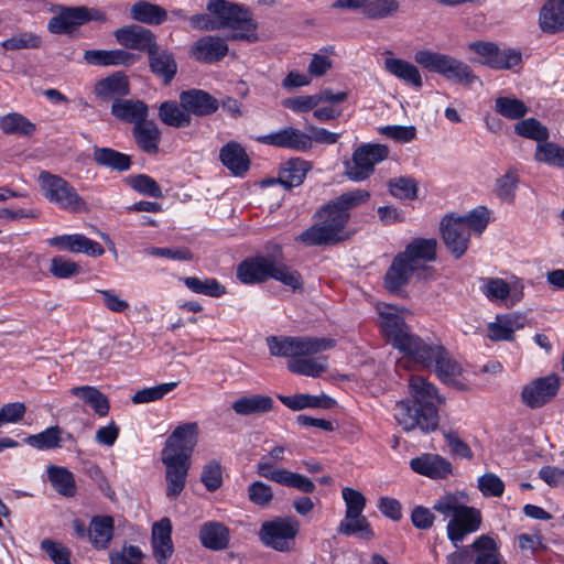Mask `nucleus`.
<instances>
[{
	"instance_id": "1",
	"label": "nucleus",
	"mask_w": 564,
	"mask_h": 564,
	"mask_svg": "<svg viewBox=\"0 0 564 564\" xmlns=\"http://www.w3.org/2000/svg\"><path fill=\"white\" fill-rule=\"evenodd\" d=\"M370 198L366 189L357 188L343 193L321 206L314 214L315 223L299 235L296 241L305 246H329L347 238L345 228L350 210Z\"/></svg>"
},
{
	"instance_id": "2",
	"label": "nucleus",
	"mask_w": 564,
	"mask_h": 564,
	"mask_svg": "<svg viewBox=\"0 0 564 564\" xmlns=\"http://www.w3.org/2000/svg\"><path fill=\"white\" fill-rule=\"evenodd\" d=\"M409 392L412 400H402L394 406V419L404 432L419 430L427 434L438 426L437 405L445 403L436 387L421 376H411Z\"/></svg>"
},
{
	"instance_id": "3",
	"label": "nucleus",
	"mask_w": 564,
	"mask_h": 564,
	"mask_svg": "<svg viewBox=\"0 0 564 564\" xmlns=\"http://www.w3.org/2000/svg\"><path fill=\"white\" fill-rule=\"evenodd\" d=\"M267 344L272 356L290 358L288 369L291 372L315 378L328 367L327 357L318 354L334 347L335 340L308 336H271L267 338Z\"/></svg>"
},
{
	"instance_id": "4",
	"label": "nucleus",
	"mask_w": 564,
	"mask_h": 564,
	"mask_svg": "<svg viewBox=\"0 0 564 564\" xmlns=\"http://www.w3.org/2000/svg\"><path fill=\"white\" fill-rule=\"evenodd\" d=\"M206 8L212 15L199 13L188 18L193 29L200 31L230 29L232 33L227 37L228 40L250 43L258 41V24L248 8L227 0H209Z\"/></svg>"
},
{
	"instance_id": "5",
	"label": "nucleus",
	"mask_w": 564,
	"mask_h": 564,
	"mask_svg": "<svg viewBox=\"0 0 564 564\" xmlns=\"http://www.w3.org/2000/svg\"><path fill=\"white\" fill-rule=\"evenodd\" d=\"M237 278L241 283L253 284L268 279L280 281L293 290L302 288L301 274L282 262L281 247L270 256H257L245 259L237 268Z\"/></svg>"
},
{
	"instance_id": "6",
	"label": "nucleus",
	"mask_w": 564,
	"mask_h": 564,
	"mask_svg": "<svg viewBox=\"0 0 564 564\" xmlns=\"http://www.w3.org/2000/svg\"><path fill=\"white\" fill-rule=\"evenodd\" d=\"M378 314L381 333L387 341L408 357V361H411L424 340L411 333L397 306L380 304Z\"/></svg>"
},
{
	"instance_id": "7",
	"label": "nucleus",
	"mask_w": 564,
	"mask_h": 564,
	"mask_svg": "<svg viewBox=\"0 0 564 564\" xmlns=\"http://www.w3.org/2000/svg\"><path fill=\"white\" fill-rule=\"evenodd\" d=\"M39 183L43 196L58 208L69 213H88L87 202L77 193L76 188L59 175L41 172Z\"/></svg>"
},
{
	"instance_id": "8",
	"label": "nucleus",
	"mask_w": 564,
	"mask_h": 564,
	"mask_svg": "<svg viewBox=\"0 0 564 564\" xmlns=\"http://www.w3.org/2000/svg\"><path fill=\"white\" fill-rule=\"evenodd\" d=\"M414 61L423 68L459 84H470L476 79L467 64L449 55L421 50L414 54Z\"/></svg>"
},
{
	"instance_id": "9",
	"label": "nucleus",
	"mask_w": 564,
	"mask_h": 564,
	"mask_svg": "<svg viewBox=\"0 0 564 564\" xmlns=\"http://www.w3.org/2000/svg\"><path fill=\"white\" fill-rule=\"evenodd\" d=\"M411 361L422 368L434 367L438 378L445 383L454 382L455 378L462 373L460 365L451 357L442 345L424 341Z\"/></svg>"
},
{
	"instance_id": "10",
	"label": "nucleus",
	"mask_w": 564,
	"mask_h": 564,
	"mask_svg": "<svg viewBox=\"0 0 564 564\" xmlns=\"http://www.w3.org/2000/svg\"><path fill=\"white\" fill-rule=\"evenodd\" d=\"M299 528V521L293 518H275L262 523L259 538L264 545L279 552L290 551Z\"/></svg>"
},
{
	"instance_id": "11",
	"label": "nucleus",
	"mask_w": 564,
	"mask_h": 564,
	"mask_svg": "<svg viewBox=\"0 0 564 564\" xmlns=\"http://www.w3.org/2000/svg\"><path fill=\"white\" fill-rule=\"evenodd\" d=\"M389 149L383 144H364L352 154V163L347 165L350 180L360 182L370 176L376 164L388 158Z\"/></svg>"
},
{
	"instance_id": "12",
	"label": "nucleus",
	"mask_w": 564,
	"mask_h": 564,
	"mask_svg": "<svg viewBox=\"0 0 564 564\" xmlns=\"http://www.w3.org/2000/svg\"><path fill=\"white\" fill-rule=\"evenodd\" d=\"M468 48L478 55L477 62L492 69H510L522 62V55L514 48L500 50L491 42H473Z\"/></svg>"
},
{
	"instance_id": "13",
	"label": "nucleus",
	"mask_w": 564,
	"mask_h": 564,
	"mask_svg": "<svg viewBox=\"0 0 564 564\" xmlns=\"http://www.w3.org/2000/svg\"><path fill=\"white\" fill-rule=\"evenodd\" d=\"M524 284L513 276L509 283L501 278H481L480 292L494 303L513 306L523 299Z\"/></svg>"
},
{
	"instance_id": "14",
	"label": "nucleus",
	"mask_w": 564,
	"mask_h": 564,
	"mask_svg": "<svg viewBox=\"0 0 564 564\" xmlns=\"http://www.w3.org/2000/svg\"><path fill=\"white\" fill-rule=\"evenodd\" d=\"M198 442V424L188 422L178 425L167 437L162 456L191 460L192 453Z\"/></svg>"
},
{
	"instance_id": "15",
	"label": "nucleus",
	"mask_w": 564,
	"mask_h": 564,
	"mask_svg": "<svg viewBox=\"0 0 564 564\" xmlns=\"http://www.w3.org/2000/svg\"><path fill=\"white\" fill-rule=\"evenodd\" d=\"M560 386L561 380L556 373L536 378L522 388L521 400L528 408L539 409L555 398Z\"/></svg>"
},
{
	"instance_id": "16",
	"label": "nucleus",
	"mask_w": 564,
	"mask_h": 564,
	"mask_svg": "<svg viewBox=\"0 0 564 564\" xmlns=\"http://www.w3.org/2000/svg\"><path fill=\"white\" fill-rule=\"evenodd\" d=\"M257 474L280 485L296 488L305 494H311L316 488L315 484L306 476L286 469L272 468L267 458L260 459L257 464Z\"/></svg>"
},
{
	"instance_id": "17",
	"label": "nucleus",
	"mask_w": 564,
	"mask_h": 564,
	"mask_svg": "<svg viewBox=\"0 0 564 564\" xmlns=\"http://www.w3.org/2000/svg\"><path fill=\"white\" fill-rule=\"evenodd\" d=\"M480 512L473 507L465 506L455 518L448 521L446 528L447 538L455 547H458L465 536L476 532L480 528Z\"/></svg>"
},
{
	"instance_id": "18",
	"label": "nucleus",
	"mask_w": 564,
	"mask_h": 564,
	"mask_svg": "<svg viewBox=\"0 0 564 564\" xmlns=\"http://www.w3.org/2000/svg\"><path fill=\"white\" fill-rule=\"evenodd\" d=\"M116 41L127 50L149 53L155 47L156 35L147 28L138 24L127 25L113 32Z\"/></svg>"
},
{
	"instance_id": "19",
	"label": "nucleus",
	"mask_w": 564,
	"mask_h": 564,
	"mask_svg": "<svg viewBox=\"0 0 564 564\" xmlns=\"http://www.w3.org/2000/svg\"><path fill=\"white\" fill-rule=\"evenodd\" d=\"M260 143L306 152L312 149V138L296 128L288 127L276 132L257 137Z\"/></svg>"
},
{
	"instance_id": "20",
	"label": "nucleus",
	"mask_w": 564,
	"mask_h": 564,
	"mask_svg": "<svg viewBox=\"0 0 564 564\" xmlns=\"http://www.w3.org/2000/svg\"><path fill=\"white\" fill-rule=\"evenodd\" d=\"M444 243L455 258H460L467 250L470 234L464 221L454 216H445L441 221Z\"/></svg>"
},
{
	"instance_id": "21",
	"label": "nucleus",
	"mask_w": 564,
	"mask_h": 564,
	"mask_svg": "<svg viewBox=\"0 0 564 564\" xmlns=\"http://www.w3.org/2000/svg\"><path fill=\"white\" fill-rule=\"evenodd\" d=\"M149 67L152 74L159 78L163 85L167 86L175 78L178 65L174 53L158 43L148 54Z\"/></svg>"
},
{
	"instance_id": "22",
	"label": "nucleus",
	"mask_w": 564,
	"mask_h": 564,
	"mask_svg": "<svg viewBox=\"0 0 564 564\" xmlns=\"http://www.w3.org/2000/svg\"><path fill=\"white\" fill-rule=\"evenodd\" d=\"M48 246L62 251L85 253L89 257H101L105 253L104 247L82 234L61 235L50 238Z\"/></svg>"
},
{
	"instance_id": "23",
	"label": "nucleus",
	"mask_w": 564,
	"mask_h": 564,
	"mask_svg": "<svg viewBox=\"0 0 564 564\" xmlns=\"http://www.w3.org/2000/svg\"><path fill=\"white\" fill-rule=\"evenodd\" d=\"M228 52L227 39L205 35L194 42L189 54L198 62L213 64L221 61Z\"/></svg>"
},
{
	"instance_id": "24",
	"label": "nucleus",
	"mask_w": 564,
	"mask_h": 564,
	"mask_svg": "<svg viewBox=\"0 0 564 564\" xmlns=\"http://www.w3.org/2000/svg\"><path fill=\"white\" fill-rule=\"evenodd\" d=\"M436 247L437 241L434 238H415L400 254L419 272H430V268L425 263L436 259Z\"/></svg>"
},
{
	"instance_id": "25",
	"label": "nucleus",
	"mask_w": 564,
	"mask_h": 564,
	"mask_svg": "<svg viewBox=\"0 0 564 564\" xmlns=\"http://www.w3.org/2000/svg\"><path fill=\"white\" fill-rule=\"evenodd\" d=\"M181 106L188 115L204 117L214 113L219 108L218 100L202 89H189L180 94Z\"/></svg>"
},
{
	"instance_id": "26",
	"label": "nucleus",
	"mask_w": 564,
	"mask_h": 564,
	"mask_svg": "<svg viewBox=\"0 0 564 564\" xmlns=\"http://www.w3.org/2000/svg\"><path fill=\"white\" fill-rule=\"evenodd\" d=\"M164 464L165 481H166V496L169 498H176L185 488L187 473L191 466V460L178 459L172 456H162Z\"/></svg>"
},
{
	"instance_id": "27",
	"label": "nucleus",
	"mask_w": 564,
	"mask_h": 564,
	"mask_svg": "<svg viewBox=\"0 0 564 564\" xmlns=\"http://www.w3.org/2000/svg\"><path fill=\"white\" fill-rule=\"evenodd\" d=\"M172 523L169 518H163L152 527L153 556L159 564H167L174 546L172 542Z\"/></svg>"
},
{
	"instance_id": "28",
	"label": "nucleus",
	"mask_w": 564,
	"mask_h": 564,
	"mask_svg": "<svg viewBox=\"0 0 564 564\" xmlns=\"http://www.w3.org/2000/svg\"><path fill=\"white\" fill-rule=\"evenodd\" d=\"M410 466L413 471L432 479H443L452 474V464L444 457L434 454H423L412 458Z\"/></svg>"
},
{
	"instance_id": "29",
	"label": "nucleus",
	"mask_w": 564,
	"mask_h": 564,
	"mask_svg": "<svg viewBox=\"0 0 564 564\" xmlns=\"http://www.w3.org/2000/svg\"><path fill=\"white\" fill-rule=\"evenodd\" d=\"M219 160L235 176L242 177L250 169V159L237 141H229L221 147Z\"/></svg>"
},
{
	"instance_id": "30",
	"label": "nucleus",
	"mask_w": 564,
	"mask_h": 564,
	"mask_svg": "<svg viewBox=\"0 0 564 564\" xmlns=\"http://www.w3.org/2000/svg\"><path fill=\"white\" fill-rule=\"evenodd\" d=\"M84 59L89 65L96 66H131L138 56L124 50H88L84 53Z\"/></svg>"
},
{
	"instance_id": "31",
	"label": "nucleus",
	"mask_w": 564,
	"mask_h": 564,
	"mask_svg": "<svg viewBox=\"0 0 564 564\" xmlns=\"http://www.w3.org/2000/svg\"><path fill=\"white\" fill-rule=\"evenodd\" d=\"M111 115L121 121L138 126L148 118L149 108L139 99H116L111 105Z\"/></svg>"
},
{
	"instance_id": "32",
	"label": "nucleus",
	"mask_w": 564,
	"mask_h": 564,
	"mask_svg": "<svg viewBox=\"0 0 564 564\" xmlns=\"http://www.w3.org/2000/svg\"><path fill=\"white\" fill-rule=\"evenodd\" d=\"M415 272H419L415 267L399 253L384 274V288L389 292H398L409 283Z\"/></svg>"
},
{
	"instance_id": "33",
	"label": "nucleus",
	"mask_w": 564,
	"mask_h": 564,
	"mask_svg": "<svg viewBox=\"0 0 564 564\" xmlns=\"http://www.w3.org/2000/svg\"><path fill=\"white\" fill-rule=\"evenodd\" d=\"M130 93L128 77L117 72L95 85V94L101 100L122 99Z\"/></svg>"
},
{
	"instance_id": "34",
	"label": "nucleus",
	"mask_w": 564,
	"mask_h": 564,
	"mask_svg": "<svg viewBox=\"0 0 564 564\" xmlns=\"http://www.w3.org/2000/svg\"><path fill=\"white\" fill-rule=\"evenodd\" d=\"M80 7H62L59 11L50 19L47 30L53 34L72 33L82 23Z\"/></svg>"
},
{
	"instance_id": "35",
	"label": "nucleus",
	"mask_w": 564,
	"mask_h": 564,
	"mask_svg": "<svg viewBox=\"0 0 564 564\" xmlns=\"http://www.w3.org/2000/svg\"><path fill=\"white\" fill-rule=\"evenodd\" d=\"M132 134L138 147L148 154H156L161 141V131L158 124L145 119L138 126H133Z\"/></svg>"
},
{
	"instance_id": "36",
	"label": "nucleus",
	"mask_w": 564,
	"mask_h": 564,
	"mask_svg": "<svg viewBox=\"0 0 564 564\" xmlns=\"http://www.w3.org/2000/svg\"><path fill=\"white\" fill-rule=\"evenodd\" d=\"M311 169L312 165L308 161L300 158L291 159L282 165L275 182H279L285 188L300 186Z\"/></svg>"
},
{
	"instance_id": "37",
	"label": "nucleus",
	"mask_w": 564,
	"mask_h": 564,
	"mask_svg": "<svg viewBox=\"0 0 564 564\" xmlns=\"http://www.w3.org/2000/svg\"><path fill=\"white\" fill-rule=\"evenodd\" d=\"M199 541L207 549L224 550L229 544V530L217 521L205 522L199 530Z\"/></svg>"
},
{
	"instance_id": "38",
	"label": "nucleus",
	"mask_w": 564,
	"mask_h": 564,
	"mask_svg": "<svg viewBox=\"0 0 564 564\" xmlns=\"http://www.w3.org/2000/svg\"><path fill=\"white\" fill-rule=\"evenodd\" d=\"M540 28L546 33L564 30V0H549L540 12Z\"/></svg>"
},
{
	"instance_id": "39",
	"label": "nucleus",
	"mask_w": 564,
	"mask_h": 564,
	"mask_svg": "<svg viewBox=\"0 0 564 564\" xmlns=\"http://www.w3.org/2000/svg\"><path fill=\"white\" fill-rule=\"evenodd\" d=\"M474 564H501V554L497 542L489 535L482 534L471 543Z\"/></svg>"
},
{
	"instance_id": "40",
	"label": "nucleus",
	"mask_w": 564,
	"mask_h": 564,
	"mask_svg": "<svg viewBox=\"0 0 564 564\" xmlns=\"http://www.w3.org/2000/svg\"><path fill=\"white\" fill-rule=\"evenodd\" d=\"M384 67L390 74L408 85L415 88H421L423 85L419 68L405 59L395 57L386 58Z\"/></svg>"
},
{
	"instance_id": "41",
	"label": "nucleus",
	"mask_w": 564,
	"mask_h": 564,
	"mask_svg": "<svg viewBox=\"0 0 564 564\" xmlns=\"http://www.w3.org/2000/svg\"><path fill=\"white\" fill-rule=\"evenodd\" d=\"M523 327L521 317L513 314L498 315L487 328V336L494 340H511L516 330Z\"/></svg>"
},
{
	"instance_id": "42",
	"label": "nucleus",
	"mask_w": 564,
	"mask_h": 564,
	"mask_svg": "<svg viewBox=\"0 0 564 564\" xmlns=\"http://www.w3.org/2000/svg\"><path fill=\"white\" fill-rule=\"evenodd\" d=\"M74 397L83 401L84 404L90 406L99 416H106L109 413L110 404L108 398L96 387L79 386L74 387L69 391Z\"/></svg>"
},
{
	"instance_id": "43",
	"label": "nucleus",
	"mask_w": 564,
	"mask_h": 564,
	"mask_svg": "<svg viewBox=\"0 0 564 564\" xmlns=\"http://www.w3.org/2000/svg\"><path fill=\"white\" fill-rule=\"evenodd\" d=\"M132 20L149 25H159L167 19V12L162 7L140 0L130 8Z\"/></svg>"
},
{
	"instance_id": "44",
	"label": "nucleus",
	"mask_w": 564,
	"mask_h": 564,
	"mask_svg": "<svg viewBox=\"0 0 564 564\" xmlns=\"http://www.w3.org/2000/svg\"><path fill=\"white\" fill-rule=\"evenodd\" d=\"M47 478L52 487L64 497H73L76 494L74 474L66 467L51 465L47 467Z\"/></svg>"
},
{
	"instance_id": "45",
	"label": "nucleus",
	"mask_w": 564,
	"mask_h": 564,
	"mask_svg": "<svg viewBox=\"0 0 564 564\" xmlns=\"http://www.w3.org/2000/svg\"><path fill=\"white\" fill-rule=\"evenodd\" d=\"M93 159L98 165L118 172L128 171L131 166V159L129 155L110 148H95Z\"/></svg>"
},
{
	"instance_id": "46",
	"label": "nucleus",
	"mask_w": 564,
	"mask_h": 564,
	"mask_svg": "<svg viewBox=\"0 0 564 564\" xmlns=\"http://www.w3.org/2000/svg\"><path fill=\"white\" fill-rule=\"evenodd\" d=\"M113 535V520L109 516L94 517L88 530L90 542L96 549H106Z\"/></svg>"
},
{
	"instance_id": "47",
	"label": "nucleus",
	"mask_w": 564,
	"mask_h": 564,
	"mask_svg": "<svg viewBox=\"0 0 564 564\" xmlns=\"http://www.w3.org/2000/svg\"><path fill=\"white\" fill-rule=\"evenodd\" d=\"M273 406L272 398L262 394L242 397L232 403V410L239 415L261 414Z\"/></svg>"
},
{
	"instance_id": "48",
	"label": "nucleus",
	"mask_w": 564,
	"mask_h": 564,
	"mask_svg": "<svg viewBox=\"0 0 564 564\" xmlns=\"http://www.w3.org/2000/svg\"><path fill=\"white\" fill-rule=\"evenodd\" d=\"M160 120L173 128H185L192 122V117L176 101H164L159 108Z\"/></svg>"
},
{
	"instance_id": "49",
	"label": "nucleus",
	"mask_w": 564,
	"mask_h": 564,
	"mask_svg": "<svg viewBox=\"0 0 564 564\" xmlns=\"http://www.w3.org/2000/svg\"><path fill=\"white\" fill-rule=\"evenodd\" d=\"M400 0H366L364 17L368 20H384L400 12Z\"/></svg>"
},
{
	"instance_id": "50",
	"label": "nucleus",
	"mask_w": 564,
	"mask_h": 564,
	"mask_svg": "<svg viewBox=\"0 0 564 564\" xmlns=\"http://www.w3.org/2000/svg\"><path fill=\"white\" fill-rule=\"evenodd\" d=\"M519 183L520 176L518 170L510 167L503 175L496 180L495 194L501 200L508 204H513Z\"/></svg>"
},
{
	"instance_id": "51",
	"label": "nucleus",
	"mask_w": 564,
	"mask_h": 564,
	"mask_svg": "<svg viewBox=\"0 0 564 564\" xmlns=\"http://www.w3.org/2000/svg\"><path fill=\"white\" fill-rule=\"evenodd\" d=\"M0 129L6 134L32 135L36 127L26 117L11 112L0 118Z\"/></svg>"
},
{
	"instance_id": "52",
	"label": "nucleus",
	"mask_w": 564,
	"mask_h": 564,
	"mask_svg": "<svg viewBox=\"0 0 564 564\" xmlns=\"http://www.w3.org/2000/svg\"><path fill=\"white\" fill-rule=\"evenodd\" d=\"M62 434L63 430L55 425L39 434L28 436L25 443L40 451L58 448L62 446Z\"/></svg>"
},
{
	"instance_id": "53",
	"label": "nucleus",
	"mask_w": 564,
	"mask_h": 564,
	"mask_svg": "<svg viewBox=\"0 0 564 564\" xmlns=\"http://www.w3.org/2000/svg\"><path fill=\"white\" fill-rule=\"evenodd\" d=\"M534 160L557 169H564V148L547 140L536 144Z\"/></svg>"
},
{
	"instance_id": "54",
	"label": "nucleus",
	"mask_w": 564,
	"mask_h": 564,
	"mask_svg": "<svg viewBox=\"0 0 564 564\" xmlns=\"http://www.w3.org/2000/svg\"><path fill=\"white\" fill-rule=\"evenodd\" d=\"M184 284L192 292L212 297H220L226 293V288L216 279H199L187 276L183 279Z\"/></svg>"
},
{
	"instance_id": "55",
	"label": "nucleus",
	"mask_w": 564,
	"mask_h": 564,
	"mask_svg": "<svg viewBox=\"0 0 564 564\" xmlns=\"http://www.w3.org/2000/svg\"><path fill=\"white\" fill-rule=\"evenodd\" d=\"M495 110L500 116L510 120H519L523 118L529 111L525 104L522 100L514 97L496 98Z\"/></svg>"
},
{
	"instance_id": "56",
	"label": "nucleus",
	"mask_w": 564,
	"mask_h": 564,
	"mask_svg": "<svg viewBox=\"0 0 564 564\" xmlns=\"http://www.w3.org/2000/svg\"><path fill=\"white\" fill-rule=\"evenodd\" d=\"M518 135L543 143L550 137L549 129L535 118L520 120L514 126Z\"/></svg>"
},
{
	"instance_id": "57",
	"label": "nucleus",
	"mask_w": 564,
	"mask_h": 564,
	"mask_svg": "<svg viewBox=\"0 0 564 564\" xmlns=\"http://www.w3.org/2000/svg\"><path fill=\"white\" fill-rule=\"evenodd\" d=\"M338 532L345 535H354L360 533L361 538L370 540L373 538V532L366 517L362 513L354 514L346 518L339 523Z\"/></svg>"
},
{
	"instance_id": "58",
	"label": "nucleus",
	"mask_w": 564,
	"mask_h": 564,
	"mask_svg": "<svg viewBox=\"0 0 564 564\" xmlns=\"http://www.w3.org/2000/svg\"><path fill=\"white\" fill-rule=\"evenodd\" d=\"M390 194L399 199L412 200L417 197V183L413 177L402 176L389 181Z\"/></svg>"
},
{
	"instance_id": "59",
	"label": "nucleus",
	"mask_w": 564,
	"mask_h": 564,
	"mask_svg": "<svg viewBox=\"0 0 564 564\" xmlns=\"http://www.w3.org/2000/svg\"><path fill=\"white\" fill-rule=\"evenodd\" d=\"M279 400L289 409L300 411L306 408H326V402L316 395L299 393L294 395H278Z\"/></svg>"
},
{
	"instance_id": "60",
	"label": "nucleus",
	"mask_w": 564,
	"mask_h": 564,
	"mask_svg": "<svg viewBox=\"0 0 564 564\" xmlns=\"http://www.w3.org/2000/svg\"><path fill=\"white\" fill-rule=\"evenodd\" d=\"M41 45V37L32 32H21L14 34L1 43V46L8 51L39 48Z\"/></svg>"
},
{
	"instance_id": "61",
	"label": "nucleus",
	"mask_w": 564,
	"mask_h": 564,
	"mask_svg": "<svg viewBox=\"0 0 564 564\" xmlns=\"http://www.w3.org/2000/svg\"><path fill=\"white\" fill-rule=\"evenodd\" d=\"M490 212L485 206H478L470 210L466 216L458 217L464 221L466 229L478 235L482 234L489 223Z\"/></svg>"
},
{
	"instance_id": "62",
	"label": "nucleus",
	"mask_w": 564,
	"mask_h": 564,
	"mask_svg": "<svg viewBox=\"0 0 564 564\" xmlns=\"http://www.w3.org/2000/svg\"><path fill=\"white\" fill-rule=\"evenodd\" d=\"M176 386L177 382H166L155 387L145 388L137 391L131 400L134 404L158 401L162 399L165 394L174 390Z\"/></svg>"
},
{
	"instance_id": "63",
	"label": "nucleus",
	"mask_w": 564,
	"mask_h": 564,
	"mask_svg": "<svg viewBox=\"0 0 564 564\" xmlns=\"http://www.w3.org/2000/svg\"><path fill=\"white\" fill-rule=\"evenodd\" d=\"M131 187L138 193L153 198L163 196L162 189L156 181L149 175L139 174L130 178Z\"/></svg>"
},
{
	"instance_id": "64",
	"label": "nucleus",
	"mask_w": 564,
	"mask_h": 564,
	"mask_svg": "<svg viewBox=\"0 0 564 564\" xmlns=\"http://www.w3.org/2000/svg\"><path fill=\"white\" fill-rule=\"evenodd\" d=\"M50 272L57 279H69L80 272V267L62 256H56L51 260Z\"/></svg>"
}]
</instances>
